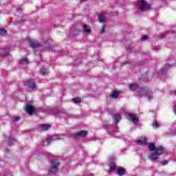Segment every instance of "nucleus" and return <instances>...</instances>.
Segmentation results:
<instances>
[{
	"instance_id": "nucleus-1",
	"label": "nucleus",
	"mask_w": 176,
	"mask_h": 176,
	"mask_svg": "<svg viewBox=\"0 0 176 176\" xmlns=\"http://www.w3.org/2000/svg\"><path fill=\"white\" fill-rule=\"evenodd\" d=\"M138 94L140 97H145L148 100H153V92L148 87L144 86L140 88V91H138Z\"/></svg>"
},
{
	"instance_id": "nucleus-2",
	"label": "nucleus",
	"mask_w": 176,
	"mask_h": 176,
	"mask_svg": "<svg viewBox=\"0 0 176 176\" xmlns=\"http://www.w3.org/2000/svg\"><path fill=\"white\" fill-rule=\"evenodd\" d=\"M138 6H139L140 12H148V10H151L152 8V5L151 3H148L145 0H139L138 1Z\"/></svg>"
},
{
	"instance_id": "nucleus-3",
	"label": "nucleus",
	"mask_w": 176,
	"mask_h": 176,
	"mask_svg": "<svg viewBox=\"0 0 176 176\" xmlns=\"http://www.w3.org/2000/svg\"><path fill=\"white\" fill-rule=\"evenodd\" d=\"M51 164L52 167L48 170V174H54V173H57V171H58V167H60V162L58 160H52L51 161Z\"/></svg>"
},
{
	"instance_id": "nucleus-4",
	"label": "nucleus",
	"mask_w": 176,
	"mask_h": 176,
	"mask_svg": "<svg viewBox=\"0 0 176 176\" xmlns=\"http://www.w3.org/2000/svg\"><path fill=\"white\" fill-rule=\"evenodd\" d=\"M27 41H28L30 47H32L33 49L41 47V43L38 41L32 40L29 37L27 38Z\"/></svg>"
},
{
	"instance_id": "nucleus-5",
	"label": "nucleus",
	"mask_w": 176,
	"mask_h": 176,
	"mask_svg": "<svg viewBox=\"0 0 176 176\" xmlns=\"http://www.w3.org/2000/svg\"><path fill=\"white\" fill-rule=\"evenodd\" d=\"M87 135V131H80V132L73 134L74 140H80Z\"/></svg>"
},
{
	"instance_id": "nucleus-6",
	"label": "nucleus",
	"mask_w": 176,
	"mask_h": 176,
	"mask_svg": "<svg viewBox=\"0 0 176 176\" xmlns=\"http://www.w3.org/2000/svg\"><path fill=\"white\" fill-rule=\"evenodd\" d=\"M155 153L158 156H160L162 155H164V153L166 152V148L163 147V146H158L155 148Z\"/></svg>"
},
{
	"instance_id": "nucleus-7",
	"label": "nucleus",
	"mask_w": 176,
	"mask_h": 176,
	"mask_svg": "<svg viewBox=\"0 0 176 176\" xmlns=\"http://www.w3.org/2000/svg\"><path fill=\"white\" fill-rule=\"evenodd\" d=\"M26 112L29 115H34V113H35V107L32 105L26 106Z\"/></svg>"
},
{
	"instance_id": "nucleus-8",
	"label": "nucleus",
	"mask_w": 176,
	"mask_h": 176,
	"mask_svg": "<svg viewBox=\"0 0 176 176\" xmlns=\"http://www.w3.org/2000/svg\"><path fill=\"white\" fill-rule=\"evenodd\" d=\"M128 120H131L133 123H138V118L134 114H129Z\"/></svg>"
},
{
	"instance_id": "nucleus-9",
	"label": "nucleus",
	"mask_w": 176,
	"mask_h": 176,
	"mask_svg": "<svg viewBox=\"0 0 176 176\" xmlns=\"http://www.w3.org/2000/svg\"><path fill=\"white\" fill-rule=\"evenodd\" d=\"M138 145H148V139L146 138H142L137 141Z\"/></svg>"
},
{
	"instance_id": "nucleus-10",
	"label": "nucleus",
	"mask_w": 176,
	"mask_h": 176,
	"mask_svg": "<svg viewBox=\"0 0 176 176\" xmlns=\"http://www.w3.org/2000/svg\"><path fill=\"white\" fill-rule=\"evenodd\" d=\"M56 140H60V135H54L47 139V145H49L52 141H56Z\"/></svg>"
},
{
	"instance_id": "nucleus-11",
	"label": "nucleus",
	"mask_w": 176,
	"mask_h": 176,
	"mask_svg": "<svg viewBox=\"0 0 176 176\" xmlns=\"http://www.w3.org/2000/svg\"><path fill=\"white\" fill-rule=\"evenodd\" d=\"M126 173L127 172L126 171V169L123 168H118L117 169L118 175H120V176L126 175Z\"/></svg>"
},
{
	"instance_id": "nucleus-12",
	"label": "nucleus",
	"mask_w": 176,
	"mask_h": 176,
	"mask_svg": "<svg viewBox=\"0 0 176 176\" xmlns=\"http://www.w3.org/2000/svg\"><path fill=\"white\" fill-rule=\"evenodd\" d=\"M113 119L114 120L116 124H118V123L120 122V119H122V116H120V114H114L113 115Z\"/></svg>"
},
{
	"instance_id": "nucleus-13",
	"label": "nucleus",
	"mask_w": 176,
	"mask_h": 176,
	"mask_svg": "<svg viewBox=\"0 0 176 176\" xmlns=\"http://www.w3.org/2000/svg\"><path fill=\"white\" fill-rule=\"evenodd\" d=\"M9 53H10V49L6 48V50L0 52V56L1 57H6V56H8Z\"/></svg>"
},
{
	"instance_id": "nucleus-14",
	"label": "nucleus",
	"mask_w": 176,
	"mask_h": 176,
	"mask_svg": "<svg viewBox=\"0 0 176 176\" xmlns=\"http://www.w3.org/2000/svg\"><path fill=\"white\" fill-rule=\"evenodd\" d=\"M98 20L100 23H104V21H107V16L104 14H100L98 15Z\"/></svg>"
},
{
	"instance_id": "nucleus-15",
	"label": "nucleus",
	"mask_w": 176,
	"mask_h": 176,
	"mask_svg": "<svg viewBox=\"0 0 176 176\" xmlns=\"http://www.w3.org/2000/svg\"><path fill=\"white\" fill-rule=\"evenodd\" d=\"M35 86H36V84H35V81L30 80L28 82V87L29 89H35Z\"/></svg>"
},
{
	"instance_id": "nucleus-16",
	"label": "nucleus",
	"mask_w": 176,
	"mask_h": 176,
	"mask_svg": "<svg viewBox=\"0 0 176 176\" xmlns=\"http://www.w3.org/2000/svg\"><path fill=\"white\" fill-rule=\"evenodd\" d=\"M148 158L151 160H157V159H159V155L155 152L154 153L148 155Z\"/></svg>"
},
{
	"instance_id": "nucleus-17",
	"label": "nucleus",
	"mask_w": 176,
	"mask_h": 176,
	"mask_svg": "<svg viewBox=\"0 0 176 176\" xmlns=\"http://www.w3.org/2000/svg\"><path fill=\"white\" fill-rule=\"evenodd\" d=\"M129 87L130 90H132L133 91H135V90L138 89V85L136 83H131L129 85Z\"/></svg>"
},
{
	"instance_id": "nucleus-18",
	"label": "nucleus",
	"mask_w": 176,
	"mask_h": 176,
	"mask_svg": "<svg viewBox=\"0 0 176 176\" xmlns=\"http://www.w3.org/2000/svg\"><path fill=\"white\" fill-rule=\"evenodd\" d=\"M29 63H30V61L28 60V58H23L20 60L21 65H27V64H29Z\"/></svg>"
},
{
	"instance_id": "nucleus-19",
	"label": "nucleus",
	"mask_w": 176,
	"mask_h": 176,
	"mask_svg": "<svg viewBox=\"0 0 176 176\" xmlns=\"http://www.w3.org/2000/svg\"><path fill=\"white\" fill-rule=\"evenodd\" d=\"M148 151H156V146H155V143H150L148 144Z\"/></svg>"
},
{
	"instance_id": "nucleus-20",
	"label": "nucleus",
	"mask_w": 176,
	"mask_h": 176,
	"mask_svg": "<svg viewBox=\"0 0 176 176\" xmlns=\"http://www.w3.org/2000/svg\"><path fill=\"white\" fill-rule=\"evenodd\" d=\"M40 128L42 129L44 131H46V130H48V129H50V124H43L40 126Z\"/></svg>"
},
{
	"instance_id": "nucleus-21",
	"label": "nucleus",
	"mask_w": 176,
	"mask_h": 176,
	"mask_svg": "<svg viewBox=\"0 0 176 176\" xmlns=\"http://www.w3.org/2000/svg\"><path fill=\"white\" fill-rule=\"evenodd\" d=\"M6 34H8V32L6 31V29L2 28H0V35L1 36H5V35H6Z\"/></svg>"
},
{
	"instance_id": "nucleus-22",
	"label": "nucleus",
	"mask_w": 176,
	"mask_h": 176,
	"mask_svg": "<svg viewBox=\"0 0 176 176\" xmlns=\"http://www.w3.org/2000/svg\"><path fill=\"white\" fill-rule=\"evenodd\" d=\"M47 68L45 67L40 70L41 75H43V76H45V75H47Z\"/></svg>"
},
{
	"instance_id": "nucleus-23",
	"label": "nucleus",
	"mask_w": 176,
	"mask_h": 176,
	"mask_svg": "<svg viewBox=\"0 0 176 176\" xmlns=\"http://www.w3.org/2000/svg\"><path fill=\"white\" fill-rule=\"evenodd\" d=\"M116 169V164L115 162L110 163V171H113V170Z\"/></svg>"
},
{
	"instance_id": "nucleus-24",
	"label": "nucleus",
	"mask_w": 176,
	"mask_h": 176,
	"mask_svg": "<svg viewBox=\"0 0 176 176\" xmlns=\"http://www.w3.org/2000/svg\"><path fill=\"white\" fill-rule=\"evenodd\" d=\"M72 101L74 104H80V102H82V99L80 98H73Z\"/></svg>"
},
{
	"instance_id": "nucleus-25",
	"label": "nucleus",
	"mask_w": 176,
	"mask_h": 176,
	"mask_svg": "<svg viewBox=\"0 0 176 176\" xmlns=\"http://www.w3.org/2000/svg\"><path fill=\"white\" fill-rule=\"evenodd\" d=\"M83 30H84L85 32H86L87 34L91 32V30L90 29L87 28V25H83Z\"/></svg>"
},
{
	"instance_id": "nucleus-26",
	"label": "nucleus",
	"mask_w": 176,
	"mask_h": 176,
	"mask_svg": "<svg viewBox=\"0 0 176 176\" xmlns=\"http://www.w3.org/2000/svg\"><path fill=\"white\" fill-rule=\"evenodd\" d=\"M119 96V92L118 91H113L111 94L112 98H118Z\"/></svg>"
},
{
	"instance_id": "nucleus-27",
	"label": "nucleus",
	"mask_w": 176,
	"mask_h": 176,
	"mask_svg": "<svg viewBox=\"0 0 176 176\" xmlns=\"http://www.w3.org/2000/svg\"><path fill=\"white\" fill-rule=\"evenodd\" d=\"M153 126L154 127V129H157V127H159V122H157V121H155L153 124Z\"/></svg>"
},
{
	"instance_id": "nucleus-28",
	"label": "nucleus",
	"mask_w": 176,
	"mask_h": 176,
	"mask_svg": "<svg viewBox=\"0 0 176 176\" xmlns=\"http://www.w3.org/2000/svg\"><path fill=\"white\" fill-rule=\"evenodd\" d=\"M105 28H107V27L105 26V25H103L101 29V34H104V32H105Z\"/></svg>"
},
{
	"instance_id": "nucleus-29",
	"label": "nucleus",
	"mask_w": 176,
	"mask_h": 176,
	"mask_svg": "<svg viewBox=\"0 0 176 176\" xmlns=\"http://www.w3.org/2000/svg\"><path fill=\"white\" fill-rule=\"evenodd\" d=\"M20 119H21V118L19 116H16V117L13 118L14 122H19V120H20Z\"/></svg>"
},
{
	"instance_id": "nucleus-30",
	"label": "nucleus",
	"mask_w": 176,
	"mask_h": 176,
	"mask_svg": "<svg viewBox=\"0 0 176 176\" xmlns=\"http://www.w3.org/2000/svg\"><path fill=\"white\" fill-rule=\"evenodd\" d=\"M141 39L142 41H146V39H148V36L147 35L143 36H142Z\"/></svg>"
},
{
	"instance_id": "nucleus-31",
	"label": "nucleus",
	"mask_w": 176,
	"mask_h": 176,
	"mask_svg": "<svg viewBox=\"0 0 176 176\" xmlns=\"http://www.w3.org/2000/svg\"><path fill=\"white\" fill-rule=\"evenodd\" d=\"M166 164H168V161H162V166H166Z\"/></svg>"
},
{
	"instance_id": "nucleus-32",
	"label": "nucleus",
	"mask_w": 176,
	"mask_h": 176,
	"mask_svg": "<svg viewBox=\"0 0 176 176\" xmlns=\"http://www.w3.org/2000/svg\"><path fill=\"white\" fill-rule=\"evenodd\" d=\"M8 145L9 146H10V145H12V142H8Z\"/></svg>"
},
{
	"instance_id": "nucleus-33",
	"label": "nucleus",
	"mask_w": 176,
	"mask_h": 176,
	"mask_svg": "<svg viewBox=\"0 0 176 176\" xmlns=\"http://www.w3.org/2000/svg\"><path fill=\"white\" fill-rule=\"evenodd\" d=\"M173 111H174V112H175V113L176 115V105L175 106V108H174Z\"/></svg>"
},
{
	"instance_id": "nucleus-34",
	"label": "nucleus",
	"mask_w": 176,
	"mask_h": 176,
	"mask_svg": "<svg viewBox=\"0 0 176 176\" xmlns=\"http://www.w3.org/2000/svg\"><path fill=\"white\" fill-rule=\"evenodd\" d=\"M86 1H87V0H80L81 2H85Z\"/></svg>"
},
{
	"instance_id": "nucleus-35",
	"label": "nucleus",
	"mask_w": 176,
	"mask_h": 176,
	"mask_svg": "<svg viewBox=\"0 0 176 176\" xmlns=\"http://www.w3.org/2000/svg\"><path fill=\"white\" fill-rule=\"evenodd\" d=\"M140 80H144V78H140Z\"/></svg>"
},
{
	"instance_id": "nucleus-36",
	"label": "nucleus",
	"mask_w": 176,
	"mask_h": 176,
	"mask_svg": "<svg viewBox=\"0 0 176 176\" xmlns=\"http://www.w3.org/2000/svg\"><path fill=\"white\" fill-rule=\"evenodd\" d=\"M86 176H93V175H86Z\"/></svg>"
},
{
	"instance_id": "nucleus-37",
	"label": "nucleus",
	"mask_w": 176,
	"mask_h": 176,
	"mask_svg": "<svg viewBox=\"0 0 176 176\" xmlns=\"http://www.w3.org/2000/svg\"><path fill=\"white\" fill-rule=\"evenodd\" d=\"M174 94L176 96V91L174 92Z\"/></svg>"
},
{
	"instance_id": "nucleus-38",
	"label": "nucleus",
	"mask_w": 176,
	"mask_h": 176,
	"mask_svg": "<svg viewBox=\"0 0 176 176\" xmlns=\"http://www.w3.org/2000/svg\"><path fill=\"white\" fill-rule=\"evenodd\" d=\"M126 50L129 51V48H126Z\"/></svg>"
},
{
	"instance_id": "nucleus-39",
	"label": "nucleus",
	"mask_w": 176,
	"mask_h": 176,
	"mask_svg": "<svg viewBox=\"0 0 176 176\" xmlns=\"http://www.w3.org/2000/svg\"><path fill=\"white\" fill-rule=\"evenodd\" d=\"M168 67H170V65H168Z\"/></svg>"
}]
</instances>
